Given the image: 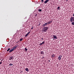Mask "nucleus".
<instances>
[{"mask_svg":"<svg viewBox=\"0 0 74 74\" xmlns=\"http://www.w3.org/2000/svg\"><path fill=\"white\" fill-rule=\"evenodd\" d=\"M30 33V31H29V32H28L27 33V34H28V35H29V34Z\"/></svg>","mask_w":74,"mask_h":74,"instance_id":"24","label":"nucleus"},{"mask_svg":"<svg viewBox=\"0 0 74 74\" xmlns=\"http://www.w3.org/2000/svg\"><path fill=\"white\" fill-rule=\"evenodd\" d=\"M25 52H26L27 50V48H25Z\"/></svg>","mask_w":74,"mask_h":74,"instance_id":"14","label":"nucleus"},{"mask_svg":"<svg viewBox=\"0 0 74 74\" xmlns=\"http://www.w3.org/2000/svg\"><path fill=\"white\" fill-rule=\"evenodd\" d=\"M28 34H27L25 36V37H27V36H28Z\"/></svg>","mask_w":74,"mask_h":74,"instance_id":"22","label":"nucleus"},{"mask_svg":"<svg viewBox=\"0 0 74 74\" xmlns=\"http://www.w3.org/2000/svg\"><path fill=\"white\" fill-rule=\"evenodd\" d=\"M42 43H40V44H39V45H42Z\"/></svg>","mask_w":74,"mask_h":74,"instance_id":"26","label":"nucleus"},{"mask_svg":"<svg viewBox=\"0 0 74 74\" xmlns=\"http://www.w3.org/2000/svg\"><path fill=\"white\" fill-rule=\"evenodd\" d=\"M48 1H49V0H46L44 2V4H46V3H47Z\"/></svg>","mask_w":74,"mask_h":74,"instance_id":"7","label":"nucleus"},{"mask_svg":"<svg viewBox=\"0 0 74 74\" xmlns=\"http://www.w3.org/2000/svg\"><path fill=\"white\" fill-rule=\"evenodd\" d=\"M39 25H40V24H39Z\"/></svg>","mask_w":74,"mask_h":74,"instance_id":"33","label":"nucleus"},{"mask_svg":"<svg viewBox=\"0 0 74 74\" xmlns=\"http://www.w3.org/2000/svg\"><path fill=\"white\" fill-rule=\"evenodd\" d=\"M44 0H41V2L42 3L43 2H44Z\"/></svg>","mask_w":74,"mask_h":74,"instance_id":"21","label":"nucleus"},{"mask_svg":"<svg viewBox=\"0 0 74 74\" xmlns=\"http://www.w3.org/2000/svg\"><path fill=\"white\" fill-rule=\"evenodd\" d=\"M42 43V44H44L45 43V41L43 42Z\"/></svg>","mask_w":74,"mask_h":74,"instance_id":"23","label":"nucleus"},{"mask_svg":"<svg viewBox=\"0 0 74 74\" xmlns=\"http://www.w3.org/2000/svg\"><path fill=\"white\" fill-rule=\"evenodd\" d=\"M41 39V40H43V38H42Z\"/></svg>","mask_w":74,"mask_h":74,"instance_id":"31","label":"nucleus"},{"mask_svg":"<svg viewBox=\"0 0 74 74\" xmlns=\"http://www.w3.org/2000/svg\"><path fill=\"white\" fill-rule=\"evenodd\" d=\"M40 53L41 54H42L43 55H44V52L42 51H41Z\"/></svg>","mask_w":74,"mask_h":74,"instance_id":"11","label":"nucleus"},{"mask_svg":"<svg viewBox=\"0 0 74 74\" xmlns=\"http://www.w3.org/2000/svg\"><path fill=\"white\" fill-rule=\"evenodd\" d=\"M53 38H54V39H58V37H57V36H56V35H53Z\"/></svg>","mask_w":74,"mask_h":74,"instance_id":"4","label":"nucleus"},{"mask_svg":"<svg viewBox=\"0 0 74 74\" xmlns=\"http://www.w3.org/2000/svg\"><path fill=\"white\" fill-rule=\"evenodd\" d=\"M20 42L19 41H18L16 43H18V42Z\"/></svg>","mask_w":74,"mask_h":74,"instance_id":"28","label":"nucleus"},{"mask_svg":"<svg viewBox=\"0 0 74 74\" xmlns=\"http://www.w3.org/2000/svg\"><path fill=\"white\" fill-rule=\"evenodd\" d=\"M25 71H29V69L27 68L25 69Z\"/></svg>","mask_w":74,"mask_h":74,"instance_id":"9","label":"nucleus"},{"mask_svg":"<svg viewBox=\"0 0 74 74\" xmlns=\"http://www.w3.org/2000/svg\"><path fill=\"white\" fill-rule=\"evenodd\" d=\"M48 61H49V62H50V60H48Z\"/></svg>","mask_w":74,"mask_h":74,"instance_id":"30","label":"nucleus"},{"mask_svg":"<svg viewBox=\"0 0 74 74\" xmlns=\"http://www.w3.org/2000/svg\"><path fill=\"white\" fill-rule=\"evenodd\" d=\"M42 10H41V9H39L38 10V11L39 12H41Z\"/></svg>","mask_w":74,"mask_h":74,"instance_id":"15","label":"nucleus"},{"mask_svg":"<svg viewBox=\"0 0 74 74\" xmlns=\"http://www.w3.org/2000/svg\"><path fill=\"white\" fill-rule=\"evenodd\" d=\"M70 21H71V22H74V17H71L70 18Z\"/></svg>","mask_w":74,"mask_h":74,"instance_id":"2","label":"nucleus"},{"mask_svg":"<svg viewBox=\"0 0 74 74\" xmlns=\"http://www.w3.org/2000/svg\"><path fill=\"white\" fill-rule=\"evenodd\" d=\"M23 40V38H21L20 39V41H22Z\"/></svg>","mask_w":74,"mask_h":74,"instance_id":"16","label":"nucleus"},{"mask_svg":"<svg viewBox=\"0 0 74 74\" xmlns=\"http://www.w3.org/2000/svg\"><path fill=\"white\" fill-rule=\"evenodd\" d=\"M17 47L16 46H15V47H13V50H15V49H16V48Z\"/></svg>","mask_w":74,"mask_h":74,"instance_id":"10","label":"nucleus"},{"mask_svg":"<svg viewBox=\"0 0 74 74\" xmlns=\"http://www.w3.org/2000/svg\"><path fill=\"white\" fill-rule=\"evenodd\" d=\"M59 8H60V7H58L57 9L58 10H60V9H59Z\"/></svg>","mask_w":74,"mask_h":74,"instance_id":"19","label":"nucleus"},{"mask_svg":"<svg viewBox=\"0 0 74 74\" xmlns=\"http://www.w3.org/2000/svg\"><path fill=\"white\" fill-rule=\"evenodd\" d=\"M37 16V14H36L35 15V16Z\"/></svg>","mask_w":74,"mask_h":74,"instance_id":"25","label":"nucleus"},{"mask_svg":"<svg viewBox=\"0 0 74 74\" xmlns=\"http://www.w3.org/2000/svg\"><path fill=\"white\" fill-rule=\"evenodd\" d=\"M10 48H9L7 50V51L8 52V51H10Z\"/></svg>","mask_w":74,"mask_h":74,"instance_id":"18","label":"nucleus"},{"mask_svg":"<svg viewBox=\"0 0 74 74\" xmlns=\"http://www.w3.org/2000/svg\"><path fill=\"white\" fill-rule=\"evenodd\" d=\"M1 63H2V62H0V64H1Z\"/></svg>","mask_w":74,"mask_h":74,"instance_id":"27","label":"nucleus"},{"mask_svg":"<svg viewBox=\"0 0 74 74\" xmlns=\"http://www.w3.org/2000/svg\"><path fill=\"white\" fill-rule=\"evenodd\" d=\"M33 27L32 28H31V29H33Z\"/></svg>","mask_w":74,"mask_h":74,"instance_id":"29","label":"nucleus"},{"mask_svg":"<svg viewBox=\"0 0 74 74\" xmlns=\"http://www.w3.org/2000/svg\"><path fill=\"white\" fill-rule=\"evenodd\" d=\"M52 22V21H50L49 22H47V24H50V23H51Z\"/></svg>","mask_w":74,"mask_h":74,"instance_id":"13","label":"nucleus"},{"mask_svg":"<svg viewBox=\"0 0 74 74\" xmlns=\"http://www.w3.org/2000/svg\"><path fill=\"white\" fill-rule=\"evenodd\" d=\"M71 24L72 25H74V22L72 23Z\"/></svg>","mask_w":74,"mask_h":74,"instance_id":"20","label":"nucleus"},{"mask_svg":"<svg viewBox=\"0 0 74 74\" xmlns=\"http://www.w3.org/2000/svg\"><path fill=\"white\" fill-rule=\"evenodd\" d=\"M14 51L13 49H11L10 51H9V52H12V51Z\"/></svg>","mask_w":74,"mask_h":74,"instance_id":"12","label":"nucleus"},{"mask_svg":"<svg viewBox=\"0 0 74 74\" xmlns=\"http://www.w3.org/2000/svg\"><path fill=\"white\" fill-rule=\"evenodd\" d=\"M14 58V57L13 56H11L9 58V60H13V59Z\"/></svg>","mask_w":74,"mask_h":74,"instance_id":"6","label":"nucleus"},{"mask_svg":"<svg viewBox=\"0 0 74 74\" xmlns=\"http://www.w3.org/2000/svg\"><path fill=\"white\" fill-rule=\"evenodd\" d=\"M62 58V56L61 55L59 56L58 58V59L59 60H60Z\"/></svg>","mask_w":74,"mask_h":74,"instance_id":"3","label":"nucleus"},{"mask_svg":"<svg viewBox=\"0 0 74 74\" xmlns=\"http://www.w3.org/2000/svg\"><path fill=\"white\" fill-rule=\"evenodd\" d=\"M55 57V55L54 54H53L51 56V58H54Z\"/></svg>","mask_w":74,"mask_h":74,"instance_id":"8","label":"nucleus"},{"mask_svg":"<svg viewBox=\"0 0 74 74\" xmlns=\"http://www.w3.org/2000/svg\"><path fill=\"white\" fill-rule=\"evenodd\" d=\"M42 29L44 32H46L48 30V29H49V27H44Z\"/></svg>","mask_w":74,"mask_h":74,"instance_id":"1","label":"nucleus"},{"mask_svg":"<svg viewBox=\"0 0 74 74\" xmlns=\"http://www.w3.org/2000/svg\"><path fill=\"white\" fill-rule=\"evenodd\" d=\"M68 0H66V1H68Z\"/></svg>","mask_w":74,"mask_h":74,"instance_id":"32","label":"nucleus"},{"mask_svg":"<svg viewBox=\"0 0 74 74\" xmlns=\"http://www.w3.org/2000/svg\"><path fill=\"white\" fill-rule=\"evenodd\" d=\"M47 25H48V23H46L45 24H44L43 25H42V27H45V26H47Z\"/></svg>","mask_w":74,"mask_h":74,"instance_id":"5","label":"nucleus"},{"mask_svg":"<svg viewBox=\"0 0 74 74\" xmlns=\"http://www.w3.org/2000/svg\"><path fill=\"white\" fill-rule=\"evenodd\" d=\"M9 66H13V64H9Z\"/></svg>","mask_w":74,"mask_h":74,"instance_id":"17","label":"nucleus"}]
</instances>
